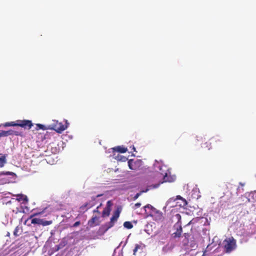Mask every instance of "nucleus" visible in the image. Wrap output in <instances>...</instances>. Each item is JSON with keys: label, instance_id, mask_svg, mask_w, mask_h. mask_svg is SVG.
I'll list each match as a JSON object with an SVG mask.
<instances>
[{"label": "nucleus", "instance_id": "f257e3e1", "mask_svg": "<svg viewBox=\"0 0 256 256\" xmlns=\"http://www.w3.org/2000/svg\"><path fill=\"white\" fill-rule=\"evenodd\" d=\"M236 247V242L233 237L226 238L222 243V248L224 252L226 253L232 252Z\"/></svg>", "mask_w": 256, "mask_h": 256}, {"label": "nucleus", "instance_id": "f03ea898", "mask_svg": "<svg viewBox=\"0 0 256 256\" xmlns=\"http://www.w3.org/2000/svg\"><path fill=\"white\" fill-rule=\"evenodd\" d=\"M32 126V122L30 120H18L16 122H10V126H18L25 129L28 128L30 130Z\"/></svg>", "mask_w": 256, "mask_h": 256}, {"label": "nucleus", "instance_id": "7ed1b4c3", "mask_svg": "<svg viewBox=\"0 0 256 256\" xmlns=\"http://www.w3.org/2000/svg\"><path fill=\"white\" fill-rule=\"evenodd\" d=\"M68 124L67 121L66 122L65 124H62V122H58L57 121L56 124H54L50 129L54 130L58 133H61L62 132L67 128Z\"/></svg>", "mask_w": 256, "mask_h": 256}, {"label": "nucleus", "instance_id": "20e7f679", "mask_svg": "<svg viewBox=\"0 0 256 256\" xmlns=\"http://www.w3.org/2000/svg\"><path fill=\"white\" fill-rule=\"evenodd\" d=\"M150 216L156 222H162L164 219L162 212L157 209L154 210Z\"/></svg>", "mask_w": 256, "mask_h": 256}, {"label": "nucleus", "instance_id": "39448f33", "mask_svg": "<svg viewBox=\"0 0 256 256\" xmlns=\"http://www.w3.org/2000/svg\"><path fill=\"white\" fill-rule=\"evenodd\" d=\"M174 228L176 230V232L172 234L174 238H180L182 232V227L180 223L179 222H176L174 226Z\"/></svg>", "mask_w": 256, "mask_h": 256}, {"label": "nucleus", "instance_id": "423d86ee", "mask_svg": "<svg viewBox=\"0 0 256 256\" xmlns=\"http://www.w3.org/2000/svg\"><path fill=\"white\" fill-rule=\"evenodd\" d=\"M14 173L11 172H0V177L3 175H10L14 176ZM10 182V180L8 178H0V184H4L6 183H8Z\"/></svg>", "mask_w": 256, "mask_h": 256}, {"label": "nucleus", "instance_id": "0eeeda50", "mask_svg": "<svg viewBox=\"0 0 256 256\" xmlns=\"http://www.w3.org/2000/svg\"><path fill=\"white\" fill-rule=\"evenodd\" d=\"M88 224L90 227H94L100 224L99 218L94 216L88 222Z\"/></svg>", "mask_w": 256, "mask_h": 256}, {"label": "nucleus", "instance_id": "6e6552de", "mask_svg": "<svg viewBox=\"0 0 256 256\" xmlns=\"http://www.w3.org/2000/svg\"><path fill=\"white\" fill-rule=\"evenodd\" d=\"M139 164L138 161H134L133 160H130L128 161V167L130 170H136L138 168V165Z\"/></svg>", "mask_w": 256, "mask_h": 256}, {"label": "nucleus", "instance_id": "1a4fd4ad", "mask_svg": "<svg viewBox=\"0 0 256 256\" xmlns=\"http://www.w3.org/2000/svg\"><path fill=\"white\" fill-rule=\"evenodd\" d=\"M144 208L145 210L146 214L149 216H150V214H152V212H153L154 210L156 209L150 204H148L147 205L144 206Z\"/></svg>", "mask_w": 256, "mask_h": 256}, {"label": "nucleus", "instance_id": "9d476101", "mask_svg": "<svg viewBox=\"0 0 256 256\" xmlns=\"http://www.w3.org/2000/svg\"><path fill=\"white\" fill-rule=\"evenodd\" d=\"M143 250V246L142 244H136L134 249L133 250V254L136 256L138 252L139 253L142 252Z\"/></svg>", "mask_w": 256, "mask_h": 256}, {"label": "nucleus", "instance_id": "9b49d317", "mask_svg": "<svg viewBox=\"0 0 256 256\" xmlns=\"http://www.w3.org/2000/svg\"><path fill=\"white\" fill-rule=\"evenodd\" d=\"M112 150L114 152H117L120 153H124L127 152V148L124 146H118L112 148Z\"/></svg>", "mask_w": 256, "mask_h": 256}, {"label": "nucleus", "instance_id": "f8f14e48", "mask_svg": "<svg viewBox=\"0 0 256 256\" xmlns=\"http://www.w3.org/2000/svg\"><path fill=\"white\" fill-rule=\"evenodd\" d=\"M120 210H116L110 218V220L114 222V223L117 221L120 214Z\"/></svg>", "mask_w": 256, "mask_h": 256}, {"label": "nucleus", "instance_id": "ddd939ff", "mask_svg": "<svg viewBox=\"0 0 256 256\" xmlns=\"http://www.w3.org/2000/svg\"><path fill=\"white\" fill-rule=\"evenodd\" d=\"M94 206L93 204L90 202H86L82 205L80 208V210L84 211H86L88 209L91 208Z\"/></svg>", "mask_w": 256, "mask_h": 256}, {"label": "nucleus", "instance_id": "4468645a", "mask_svg": "<svg viewBox=\"0 0 256 256\" xmlns=\"http://www.w3.org/2000/svg\"><path fill=\"white\" fill-rule=\"evenodd\" d=\"M6 163V155L0 154V167L2 168Z\"/></svg>", "mask_w": 256, "mask_h": 256}, {"label": "nucleus", "instance_id": "2eb2a0df", "mask_svg": "<svg viewBox=\"0 0 256 256\" xmlns=\"http://www.w3.org/2000/svg\"><path fill=\"white\" fill-rule=\"evenodd\" d=\"M12 130H2L0 132V136L2 137L8 136H11L12 134Z\"/></svg>", "mask_w": 256, "mask_h": 256}, {"label": "nucleus", "instance_id": "dca6fc26", "mask_svg": "<svg viewBox=\"0 0 256 256\" xmlns=\"http://www.w3.org/2000/svg\"><path fill=\"white\" fill-rule=\"evenodd\" d=\"M22 232V229L21 228H20L18 226H17L14 230V234L15 236H18L21 234Z\"/></svg>", "mask_w": 256, "mask_h": 256}, {"label": "nucleus", "instance_id": "f3484780", "mask_svg": "<svg viewBox=\"0 0 256 256\" xmlns=\"http://www.w3.org/2000/svg\"><path fill=\"white\" fill-rule=\"evenodd\" d=\"M40 129L42 130H46L48 129V128H47L45 126H44L42 124H36L35 130H38Z\"/></svg>", "mask_w": 256, "mask_h": 256}, {"label": "nucleus", "instance_id": "a211bd4d", "mask_svg": "<svg viewBox=\"0 0 256 256\" xmlns=\"http://www.w3.org/2000/svg\"><path fill=\"white\" fill-rule=\"evenodd\" d=\"M41 221L40 225H42L43 226H48L52 224V220H45L43 219H41Z\"/></svg>", "mask_w": 256, "mask_h": 256}, {"label": "nucleus", "instance_id": "6ab92c4d", "mask_svg": "<svg viewBox=\"0 0 256 256\" xmlns=\"http://www.w3.org/2000/svg\"><path fill=\"white\" fill-rule=\"evenodd\" d=\"M124 226L128 229H130L133 227V225L130 222H125L124 223Z\"/></svg>", "mask_w": 256, "mask_h": 256}, {"label": "nucleus", "instance_id": "aec40b11", "mask_svg": "<svg viewBox=\"0 0 256 256\" xmlns=\"http://www.w3.org/2000/svg\"><path fill=\"white\" fill-rule=\"evenodd\" d=\"M110 210L108 208H104L102 211V216H108L110 214Z\"/></svg>", "mask_w": 256, "mask_h": 256}, {"label": "nucleus", "instance_id": "412c9836", "mask_svg": "<svg viewBox=\"0 0 256 256\" xmlns=\"http://www.w3.org/2000/svg\"><path fill=\"white\" fill-rule=\"evenodd\" d=\"M17 197H18L17 200L20 202L22 201V200H23V201H27L28 200L27 197L26 196H24L22 194L18 195Z\"/></svg>", "mask_w": 256, "mask_h": 256}, {"label": "nucleus", "instance_id": "4be33fe9", "mask_svg": "<svg viewBox=\"0 0 256 256\" xmlns=\"http://www.w3.org/2000/svg\"><path fill=\"white\" fill-rule=\"evenodd\" d=\"M41 219L38 218H34L32 219L31 223L33 224H38L40 225Z\"/></svg>", "mask_w": 256, "mask_h": 256}, {"label": "nucleus", "instance_id": "5701e85b", "mask_svg": "<svg viewBox=\"0 0 256 256\" xmlns=\"http://www.w3.org/2000/svg\"><path fill=\"white\" fill-rule=\"evenodd\" d=\"M176 200H183L184 202V203L186 204V200L184 199L181 196H176V198H170V200H168V203H169L171 200H174V201Z\"/></svg>", "mask_w": 256, "mask_h": 256}, {"label": "nucleus", "instance_id": "b1692460", "mask_svg": "<svg viewBox=\"0 0 256 256\" xmlns=\"http://www.w3.org/2000/svg\"><path fill=\"white\" fill-rule=\"evenodd\" d=\"M12 135H14V136H24V134H23L22 132H18V131H16V130H12Z\"/></svg>", "mask_w": 256, "mask_h": 256}, {"label": "nucleus", "instance_id": "393cba45", "mask_svg": "<svg viewBox=\"0 0 256 256\" xmlns=\"http://www.w3.org/2000/svg\"><path fill=\"white\" fill-rule=\"evenodd\" d=\"M202 146L206 148L208 150H210L211 148V143L209 142H206L203 144V146Z\"/></svg>", "mask_w": 256, "mask_h": 256}, {"label": "nucleus", "instance_id": "a878e982", "mask_svg": "<svg viewBox=\"0 0 256 256\" xmlns=\"http://www.w3.org/2000/svg\"><path fill=\"white\" fill-rule=\"evenodd\" d=\"M114 224V222L110 220V222H108V223H107L106 224V226H107V228L106 229H108V228H110L112 227Z\"/></svg>", "mask_w": 256, "mask_h": 256}, {"label": "nucleus", "instance_id": "bb28decb", "mask_svg": "<svg viewBox=\"0 0 256 256\" xmlns=\"http://www.w3.org/2000/svg\"><path fill=\"white\" fill-rule=\"evenodd\" d=\"M42 214V212H36V213H34L33 214H32L30 218L28 219H28H31L33 217L35 216H38L39 214Z\"/></svg>", "mask_w": 256, "mask_h": 256}, {"label": "nucleus", "instance_id": "cd10ccee", "mask_svg": "<svg viewBox=\"0 0 256 256\" xmlns=\"http://www.w3.org/2000/svg\"><path fill=\"white\" fill-rule=\"evenodd\" d=\"M120 158H118V160H121L122 162H126L128 160V158L126 156H120Z\"/></svg>", "mask_w": 256, "mask_h": 256}, {"label": "nucleus", "instance_id": "c85d7f7f", "mask_svg": "<svg viewBox=\"0 0 256 256\" xmlns=\"http://www.w3.org/2000/svg\"><path fill=\"white\" fill-rule=\"evenodd\" d=\"M140 194H141V192L137 193V194L134 196V200H136V199H137V198L140 196Z\"/></svg>", "mask_w": 256, "mask_h": 256}, {"label": "nucleus", "instance_id": "c756f323", "mask_svg": "<svg viewBox=\"0 0 256 256\" xmlns=\"http://www.w3.org/2000/svg\"><path fill=\"white\" fill-rule=\"evenodd\" d=\"M61 248H62V246H61V245H60V244L56 245V246H55V250H56V251H58V250H59Z\"/></svg>", "mask_w": 256, "mask_h": 256}, {"label": "nucleus", "instance_id": "7c9ffc66", "mask_svg": "<svg viewBox=\"0 0 256 256\" xmlns=\"http://www.w3.org/2000/svg\"><path fill=\"white\" fill-rule=\"evenodd\" d=\"M80 221H78V222H76L73 225V226L74 227H76L78 226L80 224Z\"/></svg>", "mask_w": 256, "mask_h": 256}, {"label": "nucleus", "instance_id": "2f4dec72", "mask_svg": "<svg viewBox=\"0 0 256 256\" xmlns=\"http://www.w3.org/2000/svg\"><path fill=\"white\" fill-rule=\"evenodd\" d=\"M141 206V204L140 202H137L134 204V207L136 208H138L140 207Z\"/></svg>", "mask_w": 256, "mask_h": 256}, {"label": "nucleus", "instance_id": "473e14b6", "mask_svg": "<svg viewBox=\"0 0 256 256\" xmlns=\"http://www.w3.org/2000/svg\"><path fill=\"white\" fill-rule=\"evenodd\" d=\"M196 140L198 141H202L203 138L202 136H196Z\"/></svg>", "mask_w": 256, "mask_h": 256}, {"label": "nucleus", "instance_id": "72a5a7b5", "mask_svg": "<svg viewBox=\"0 0 256 256\" xmlns=\"http://www.w3.org/2000/svg\"><path fill=\"white\" fill-rule=\"evenodd\" d=\"M4 126H10V122H6L4 124H2Z\"/></svg>", "mask_w": 256, "mask_h": 256}, {"label": "nucleus", "instance_id": "f704fd0d", "mask_svg": "<svg viewBox=\"0 0 256 256\" xmlns=\"http://www.w3.org/2000/svg\"><path fill=\"white\" fill-rule=\"evenodd\" d=\"M106 204H107V206H110L112 204H111V202L110 201H108L106 203Z\"/></svg>", "mask_w": 256, "mask_h": 256}, {"label": "nucleus", "instance_id": "c9c22d12", "mask_svg": "<svg viewBox=\"0 0 256 256\" xmlns=\"http://www.w3.org/2000/svg\"><path fill=\"white\" fill-rule=\"evenodd\" d=\"M98 206L96 208V209L94 210V212H96L100 213V212L98 210Z\"/></svg>", "mask_w": 256, "mask_h": 256}, {"label": "nucleus", "instance_id": "e433bc0d", "mask_svg": "<svg viewBox=\"0 0 256 256\" xmlns=\"http://www.w3.org/2000/svg\"><path fill=\"white\" fill-rule=\"evenodd\" d=\"M102 194H98V195H97V196H96V198H98V197H100V196H102Z\"/></svg>", "mask_w": 256, "mask_h": 256}, {"label": "nucleus", "instance_id": "4c0bfd02", "mask_svg": "<svg viewBox=\"0 0 256 256\" xmlns=\"http://www.w3.org/2000/svg\"><path fill=\"white\" fill-rule=\"evenodd\" d=\"M176 216H177L178 217V218H180V214H176Z\"/></svg>", "mask_w": 256, "mask_h": 256}, {"label": "nucleus", "instance_id": "58836bf2", "mask_svg": "<svg viewBox=\"0 0 256 256\" xmlns=\"http://www.w3.org/2000/svg\"><path fill=\"white\" fill-rule=\"evenodd\" d=\"M10 233L9 232H8L7 234H6V236H10Z\"/></svg>", "mask_w": 256, "mask_h": 256}, {"label": "nucleus", "instance_id": "ea45409f", "mask_svg": "<svg viewBox=\"0 0 256 256\" xmlns=\"http://www.w3.org/2000/svg\"><path fill=\"white\" fill-rule=\"evenodd\" d=\"M148 190H149V189H148H148H146L145 191L143 190L142 192H148Z\"/></svg>", "mask_w": 256, "mask_h": 256}, {"label": "nucleus", "instance_id": "a19ab883", "mask_svg": "<svg viewBox=\"0 0 256 256\" xmlns=\"http://www.w3.org/2000/svg\"><path fill=\"white\" fill-rule=\"evenodd\" d=\"M156 187H157V186H152V188H156Z\"/></svg>", "mask_w": 256, "mask_h": 256}, {"label": "nucleus", "instance_id": "79ce46f5", "mask_svg": "<svg viewBox=\"0 0 256 256\" xmlns=\"http://www.w3.org/2000/svg\"><path fill=\"white\" fill-rule=\"evenodd\" d=\"M2 126V124H0V128Z\"/></svg>", "mask_w": 256, "mask_h": 256}, {"label": "nucleus", "instance_id": "37998d69", "mask_svg": "<svg viewBox=\"0 0 256 256\" xmlns=\"http://www.w3.org/2000/svg\"><path fill=\"white\" fill-rule=\"evenodd\" d=\"M1 137H2V136H0V138H1Z\"/></svg>", "mask_w": 256, "mask_h": 256}]
</instances>
